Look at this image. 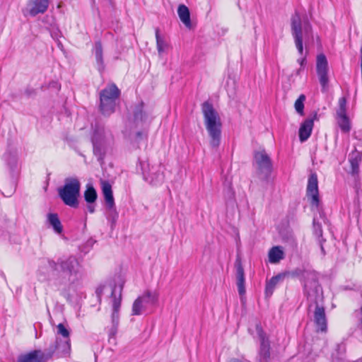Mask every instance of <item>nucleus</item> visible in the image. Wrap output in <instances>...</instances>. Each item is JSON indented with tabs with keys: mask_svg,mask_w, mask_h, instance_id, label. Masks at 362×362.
<instances>
[{
	"mask_svg": "<svg viewBox=\"0 0 362 362\" xmlns=\"http://www.w3.org/2000/svg\"><path fill=\"white\" fill-rule=\"evenodd\" d=\"M137 298L140 299V302L143 305H145V308L146 309L148 306L157 304L158 300V293L157 291L146 290Z\"/></svg>",
	"mask_w": 362,
	"mask_h": 362,
	"instance_id": "4be33fe9",
	"label": "nucleus"
},
{
	"mask_svg": "<svg viewBox=\"0 0 362 362\" xmlns=\"http://www.w3.org/2000/svg\"><path fill=\"white\" fill-rule=\"evenodd\" d=\"M146 310L145 305L140 302V299L136 298L132 305V315H139L142 314V311Z\"/></svg>",
	"mask_w": 362,
	"mask_h": 362,
	"instance_id": "c9c22d12",
	"label": "nucleus"
},
{
	"mask_svg": "<svg viewBox=\"0 0 362 362\" xmlns=\"http://www.w3.org/2000/svg\"><path fill=\"white\" fill-rule=\"evenodd\" d=\"M156 47L159 54H161L167 47L168 45L163 37L160 35V30L156 28Z\"/></svg>",
	"mask_w": 362,
	"mask_h": 362,
	"instance_id": "2f4dec72",
	"label": "nucleus"
},
{
	"mask_svg": "<svg viewBox=\"0 0 362 362\" xmlns=\"http://www.w3.org/2000/svg\"><path fill=\"white\" fill-rule=\"evenodd\" d=\"M313 233H314L315 235L319 239L322 252L323 254H325V252L324 247L322 246V243L325 242V239H324L322 238V226L318 221H316L315 218H313Z\"/></svg>",
	"mask_w": 362,
	"mask_h": 362,
	"instance_id": "c85d7f7f",
	"label": "nucleus"
},
{
	"mask_svg": "<svg viewBox=\"0 0 362 362\" xmlns=\"http://www.w3.org/2000/svg\"><path fill=\"white\" fill-rule=\"evenodd\" d=\"M306 194L307 197L310 198V204L318 206L320 203L318 181L315 173L311 174L308 177Z\"/></svg>",
	"mask_w": 362,
	"mask_h": 362,
	"instance_id": "a211bd4d",
	"label": "nucleus"
},
{
	"mask_svg": "<svg viewBox=\"0 0 362 362\" xmlns=\"http://www.w3.org/2000/svg\"><path fill=\"white\" fill-rule=\"evenodd\" d=\"M361 52V74H362V46L360 49Z\"/></svg>",
	"mask_w": 362,
	"mask_h": 362,
	"instance_id": "c03bdc74",
	"label": "nucleus"
},
{
	"mask_svg": "<svg viewBox=\"0 0 362 362\" xmlns=\"http://www.w3.org/2000/svg\"><path fill=\"white\" fill-rule=\"evenodd\" d=\"M81 183L76 177H67L62 187L58 189V194L63 202L71 207L77 208L80 195Z\"/></svg>",
	"mask_w": 362,
	"mask_h": 362,
	"instance_id": "423d86ee",
	"label": "nucleus"
},
{
	"mask_svg": "<svg viewBox=\"0 0 362 362\" xmlns=\"http://www.w3.org/2000/svg\"><path fill=\"white\" fill-rule=\"evenodd\" d=\"M101 185L105 206L112 207L115 204V199L111 185L107 181H102Z\"/></svg>",
	"mask_w": 362,
	"mask_h": 362,
	"instance_id": "b1692460",
	"label": "nucleus"
},
{
	"mask_svg": "<svg viewBox=\"0 0 362 362\" xmlns=\"http://www.w3.org/2000/svg\"><path fill=\"white\" fill-rule=\"evenodd\" d=\"M316 71L319 77V81L322 88H325L328 84V62L324 54L317 56Z\"/></svg>",
	"mask_w": 362,
	"mask_h": 362,
	"instance_id": "4468645a",
	"label": "nucleus"
},
{
	"mask_svg": "<svg viewBox=\"0 0 362 362\" xmlns=\"http://www.w3.org/2000/svg\"><path fill=\"white\" fill-rule=\"evenodd\" d=\"M120 90L114 83L108 85L100 93V110L104 116H110L115 111L116 101Z\"/></svg>",
	"mask_w": 362,
	"mask_h": 362,
	"instance_id": "0eeeda50",
	"label": "nucleus"
},
{
	"mask_svg": "<svg viewBox=\"0 0 362 362\" xmlns=\"http://www.w3.org/2000/svg\"><path fill=\"white\" fill-rule=\"evenodd\" d=\"M305 98V95L301 94L296 100L294 104L296 111L301 116L304 115V102Z\"/></svg>",
	"mask_w": 362,
	"mask_h": 362,
	"instance_id": "f704fd0d",
	"label": "nucleus"
},
{
	"mask_svg": "<svg viewBox=\"0 0 362 362\" xmlns=\"http://www.w3.org/2000/svg\"><path fill=\"white\" fill-rule=\"evenodd\" d=\"M93 52L95 57L97 69L100 73H102L105 69V64L103 60V46L100 41L95 42Z\"/></svg>",
	"mask_w": 362,
	"mask_h": 362,
	"instance_id": "5701e85b",
	"label": "nucleus"
},
{
	"mask_svg": "<svg viewBox=\"0 0 362 362\" xmlns=\"http://www.w3.org/2000/svg\"><path fill=\"white\" fill-rule=\"evenodd\" d=\"M317 119V114L316 112L313 115L307 118L300 125L299 129V139L301 142H304L310 136L314 121Z\"/></svg>",
	"mask_w": 362,
	"mask_h": 362,
	"instance_id": "6ab92c4d",
	"label": "nucleus"
},
{
	"mask_svg": "<svg viewBox=\"0 0 362 362\" xmlns=\"http://www.w3.org/2000/svg\"><path fill=\"white\" fill-rule=\"evenodd\" d=\"M57 334L61 335L64 339H70V331L62 323L57 326Z\"/></svg>",
	"mask_w": 362,
	"mask_h": 362,
	"instance_id": "e433bc0d",
	"label": "nucleus"
},
{
	"mask_svg": "<svg viewBox=\"0 0 362 362\" xmlns=\"http://www.w3.org/2000/svg\"><path fill=\"white\" fill-rule=\"evenodd\" d=\"M122 286L119 287V296H116V286L115 285L112 289L111 297L112 298V327L109 331V336L115 337L117 333V328L119 321V309L122 302Z\"/></svg>",
	"mask_w": 362,
	"mask_h": 362,
	"instance_id": "9d476101",
	"label": "nucleus"
},
{
	"mask_svg": "<svg viewBox=\"0 0 362 362\" xmlns=\"http://www.w3.org/2000/svg\"><path fill=\"white\" fill-rule=\"evenodd\" d=\"M106 211L107 218L111 223V228H113L118 218V213L115 208V204H113L112 207L106 206Z\"/></svg>",
	"mask_w": 362,
	"mask_h": 362,
	"instance_id": "7c9ffc66",
	"label": "nucleus"
},
{
	"mask_svg": "<svg viewBox=\"0 0 362 362\" xmlns=\"http://www.w3.org/2000/svg\"><path fill=\"white\" fill-rule=\"evenodd\" d=\"M291 34L300 55L303 54V38L305 40L313 37L312 25L308 21L302 23L300 16L296 12L291 17Z\"/></svg>",
	"mask_w": 362,
	"mask_h": 362,
	"instance_id": "39448f33",
	"label": "nucleus"
},
{
	"mask_svg": "<svg viewBox=\"0 0 362 362\" xmlns=\"http://www.w3.org/2000/svg\"><path fill=\"white\" fill-rule=\"evenodd\" d=\"M268 256L269 262L276 264L284 258V253L281 247L274 246L269 250Z\"/></svg>",
	"mask_w": 362,
	"mask_h": 362,
	"instance_id": "cd10ccee",
	"label": "nucleus"
},
{
	"mask_svg": "<svg viewBox=\"0 0 362 362\" xmlns=\"http://www.w3.org/2000/svg\"><path fill=\"white\" fill-rule=\"evenodd\" d=\"M87 209L90 213L93 214L95 212V203H87Z\"/></svg>",
	"mask_w": 362,
	"mask_h": 362,
	"instance_id": "58836bf2",
	"label": "nucleus"
},
{
	"mask_svg": "<svg viewBox=\"0 0 362 362\" xmlns=\"http://www.w3.org/2000/svg\"><path fill=\"white\" fill-rule=\"evenodd\" d=\"M49 3V0H29L23 11L24 16L35 17L40 13H44L48 8Z\"/></svg>",
	"mask_w": 362,
	"mask_h": 362,
	"instance_id": "2eb2a0df",
	"label": "nucleus"
},
{
	"mask_svg": "<svg viewBox=\"0 0 362 362\" xmlns=\"http://www.w3.org/2000/svg\"><path fill=\"white\" fill-rule=\"evenodd\" d=\"M98 198L96 190L91 185L86 186V189L84 192V199L87 203H95Z\"/></svg>",
	"mask_w": 362,
	"mask_h": 362,
	"instance_id": "c756f323",
	"label": "nucleus"
},
{
	"mask_svg": "<svg viewBox=\"0 0 362 362\" xmlns=\"http://www.w3.org/2000/svg\"><path fill=\"white\" fill-rule=\"evenodd\" d=\"M34 93V90H25V93H26L28 96L31 95V94H32V93Z\"/></svg>",
	"mask_w": 362,
	"mask_h": 362,
	"instance_id": "37998d69",
	"label": "nucleus"
},
{
	"mask_svg": "<svg viewBox=\"0 0 362 362\" xmlns=\"http://www.w3.org/2000/svg\"><path fill=\"white\" fill-rule=\"evenodd\" d=\"M255 329L260 340V348L259 351V362H267L270 358V344L269 339L260 323H256Z\"/></svg>",
	"mask_w": 362,
	"mask_h": 362,
	"instance_id": "ddd939ff",
	"label": "nucleus"
},
{
	"mask_svg": "<svg viewBox=\"0 0 362 362\" xmlns=\"http://www.w3.org/2000/svg\"><path fill=\"white\" fill-rule=\"evenodd\" d=\"M297 62L300 65V67H303L305 64L306 63V56L298 59Z\"/></svg>",
	"mask_w": 362,
	"mask_h": 362,
	"instance_id": "ea45409f",
	"label": "nucleus"
},
{
	"mask_svg": "<svg viewBox=\"0 0 362 362\" xmlns=\"http://www.w3.org/2000/svg\"><path fill=\"white\" fill-rule=\"evenodd\" d=\"M337 117L338 124L341 131L344 132H349L350 131L351 127L349 119L346 114L337 115Z\"/></svg>",
	"mask_w": 362,
	"mask_h": 362,
	"instance_id": "473e14b6",
	"label": "nucleus"
},
{
	"mask_svg": "<svg viewBox=\"0 0 362 362\" xmlns=\"http://www.w3.org/2000/svg\"><path fill=\"white\" fill-rule=\"evenodd\" d=\"M303 69V67H300L298 70H296V74L299 75Z\"/></svg>",
	"mask_w": 362,
	"mask_h": 362,
	"instance_id": "a18cd8bd",
	"label": "nucleus"
},
{
	"mask_svg": "<svg viewBox=\"0 0 362 362\" xmlns=\"http://www.w3.org/2000/svg\"><path fill=\"white\" fill-rule=\"evenodd\" d=\"M47 266L52 271L57 272L59 276L54 280V285L66 296L68 291L74 288L79 279L80 264L74 256L61 257L57 262L49 258L41 260V267Z\"/></svg>",
	"mask_w": 362,
	"mask_h": 362,
	"instance_id": "f257e3e1",
	"label": "nucleus"
},
{
	"mask_svg": "<svg viewBox=\"0 0 362 362\" xmlns=\"http://www.w3.org/2000/svg\"><path fill=\"white\" fill-rule=\"evenodd\" d=\"M362 160V153L355 148L349 156V161L351 165L349 173L352 176H356L359 173V165Z\"/></svg>",
	"mask_w": 362,
	"mask_h": 362,
	"instance_id": "412c9836",
	"label": "nucleus"
},
{
	"mask_svg": "<svg viewBox=\"0 0 362 362\" xmlns=\"http://www.w3.org/2000/svg\"><path fill=\"white\" fill-rule=\"evenodd\" d=\"M223 195L227 204L234 202L235 192L233 189L231 182H228L225 185Z\"/></svg>",
	"mask_w": 362,
	"mask_h": 362,
	"instance_id": "72a5a7b5",
	"label": "nucleus"
},
{
	"mask_svg": "<svg viewBox=\"0 0 362 362\" xmlns=\"http://www.w3.org/2000/svg\"><path fill=\"white\" fill-rule=\"evenodd\" d=\"M144 136H145V135L142 132H138L136 133V139L138 141L143 139Z\"/></svg>",
	"mask_w": 362,
	"mask_h": 362,
	"instance_id": "a19ab883",
	"label": "nucleus"
},
{
	"mask_svg": "<svg viewBox=\"0 0 362 362\" xmlns=\"http://www.w3.org/2000/svg\"><path fill=\"white\" fill-rule=\"evenodd\" d=\"M286 274V276H291L292 278H300L304 281V294L305 296H308L309 290L315 288L314 285L316 284L318 287H321L319 284L317 274L314 272L306 271L300 268H296L291 272H283Z\"/></svg>",
	"mask_w": 362,
	"mask_h": 362,
	"instance_id": "1a4fd4ad",
	"label": "nucleus"
},
{
	"mask_svg": "<svg viewBox=\"0 0 362 362\" xmlns=\"http://www.w3.org/2000/svg\"><path fill=\"white\" fill-rule=\"evenodd\" d=\"M346 114V99L345 97L340 98L339 100V108L337 115Z\"/></svg>",
	"mask_w": 362,
	"mask_h": 362,
	"instance_id": "4c0bfd02",
	"label": "nucleus"
},
{
	"mask_svg": "<svg viewBox=\"0 0 362 362\" xmlns=\"http://www.w3.org/2000/svg\"><path fill=\"white\" fill-rule=\"evenodd\" d=\"M47 222L51 226L54 231L57 234H61L63 231V226L57 214L49 213L47 214Z\"/></svg>",
	"mask_w": 362,
	"mask_h": 362,
	"instance_id": "bb28decb",
	"label": "nucleus"
},
{
	"mask_svg": "<svg viewBox=\"0 0 362 362\" xmlns=\"http://www.w3.org/2000/svg\"><path fill=\"white\" fill-rule=\"evenodd\" d=\"M71 351V340L70 339H62L57 337L55 343L50 346V347L45 351L46 354H52V356L54 353L59 357H64L67 356Z\"/></svg>",
	"mask_w": 362,
	"mask_h": 362,
	"instance_id": "f3484780",
	"label": "nucleus"
},
{
	"mask_svg": "<svg viewBox=\"0 0 362 362\" xmlns=\"http://www.w3.org/2000/svg\"><path fill=\"white\" fill-rule=\"evenodd\" d=\"M94 156L101 165L114 142V136L110 130L103 127H96L91 137Z\"/></svg>",
	"mask_w": 362,
	"mask_h": 362,
	"instance_id": "20e7f679",
	"label": "nucleus"
},
{
	"mask_svg": "<svg viewBox=\"0 0 362 362\" xmlns=\"http://www.w3.org/2000/svg\"><path fill=\"white\" fill-rule=\"evenodd\" d=\"M103 287H99L96 289V294L98 295V296L99 298H100V296L102 295V293H103Z\"/></svg>",
	"mask_w": 362,
	"mask_h": 362,
	"instance_id": "79ce46f5",
	"label": "nucleus"
},
{
	"mask_svg": "<svg viewBox=\"0 0 362 362\" xmlns=\"http://www.w3.org/2000/svg\"><path fill=\"white\" fill-rule=\"evenodd\" d=\"M133 116V122L136 127L149 126L153 119L151 112L144 110V103L142 101L135 105Z\"/></svg>",
	"mask_w": 362,
	"mask_h": 362,
	"instance_id": "f8f14e48",
	"label": "nucleus"
},
{
	"mask_svg": "<svg viewBox=\"0 0 362 362\" xmlns=\"http://www.w3.org/2000/svg\"><path fill=\"white\" fill-rule=\"evenodd\" d=\"M315 288L309 290L308 293V313L312 314L317 332H327V319L324 304V296L322 287H318L315 284Z\"/></svg>",
	"mask_w": 362,
	"mask_h": 362,
	"instance_id": "f03ea898",
	"label": "nucleus"
},
{
	"mask_svg": "<svg viewBox=\"0 0 362 362\" xmlns=\"http://www.w3.org/2000/svg\"><path fill=\"white\" fill-rule=\"evenodd\" d=\"M253 158L257 177L262 180L268 181L273 170L271 158L264 149H262L254 152Z\"/></svg>",
	"mask_w": 362,
	"mask_h": 362,
	"instance_id": "6e6552de",
	"label": "nucleus"
},
{
	"mask_svg": "<svg viewBox=\"0 0 362 362\" xmlns=\"http://www.w3.org/2000/svg\"><path fill=\"white\" fill-rule=\"evenodd\" d=\"M235 276H236V284L238 287V291L240 296L245 294V272L242 264L241 259L240 257H237L235 262Z\"/></svg>",
	"mask_w": 362,
	"mask_h": 362,
	"instance_id": "aec40b11",
	"label": "nucleus"
},
{
	"mask_svg": "<svg viewBox=\"0 0 362 362\" xmlns=\"http://www.w3.org/2000/svg\"><path fill=\"white\" fill-rule=\"evenodd\" d=\"M177 13L180 21L187 28H192V23L190 20V13L189 8L184 4H180L177 8Z\"/></svg>",
	"mask_w": 362,
	"mask_h": 362,
	"instance_id": "a878e982",
	"label": "nucleus"
},
{
	"mask_svg": "<svg viewBox=\"0 0 362 362\" xmlns=\"http://www.w3.org/2000/svg\"><path fill=\"white\" fill-rule=\"evenodd\" d=\"M52 358V354H46L40 349H35L25 354H20L16 362H45Z\"/></svg>",
	"mask_w": 362,
	"mask_h": 362,
	"instance_id": "dca6fc26",
	"label": "nucleus"
},
{
	"mask_svg": "<svg viewBox=\"0 0 362 362\" xmlns=\"http://www.w3.org/2000/svg\"><path fill=\"white\" fill-rule=\"evenodd\" d=\"M286 276V274L280 273L277 275L272 277V279L267 282L265 288V294L267 296H271L274 292V290L276 284L284 279Z\"/></svg>",
	"mask_w": 362,
	"mask_h": 362,
	"instance_id": "393cba45",
	"label": "nucleus"
},
{
	"mask_svg": "<svg viewBox=\"0 0 362 362\" xmlns=\"http://www.w3.org/2000/svg\"><path fill=\"white\" fill-rule=\"evenodd\" d=\"M354 362H362V357L361 358L354 361Z\"/></svg>",
	"mask_w": 362,
	"mask_h": 362,
	"instance_id": "de8ad7c7",
	"label": "nucleus"
},
{
	"mask_svg": "<svg viewBox=\"0 0 362 362\" xmlns=\"http://www.w3.org/2000/svg\"><path fill=\"white\" fill-rule=\"evenodd\" d=\"M91 4H92V5H93H93H95V0H91Z\"/></svg>",
	"mask_w": 362,
	"mask_h": 362,
	"instance_id": "09e8293b",
	"label": "nucleus"
},
{
	"mask_svg": "<svg viewBox=\"0 0 362 362\" xmlns=\"http://www.w3.org/2000/svg\"><path fill=\"white\" fill-rule=\"evenodd\" d=\"M13 191V189H12L11 190V192H9V193H8V194H6V196H7V197H10V196L12 194Z\"/></svg>",
	"mask_w": 362,
	"mask_h": 362,
	"instance_id": "49530a36",
	"label": "nucleus"
},
{
	"mask_svg": "<svg viewBox=\"0 0 362 362\" xmlns=\"http://www.w3.org/2000/svg\"><path fill=\"white\" fill-rule=\"evenodd\" d=\"M202 112L211 148H217L221 144L222 123L218 112L209 101L202 104Z\"/></svg>",
	"mask_w": 362,
	"mask_h": 362,
	"instance_id": "7ed1b4c3",
	"label": "nucleus"
},
{
	"mask_svg": "<svg viewBox=\"0 0 362 362\" xmlns=\"http://www.w3.org/2000/svg\"><path fill=\"white\" fill-rule=\"evenodd\" d=\"M144 179L152 185H158L164 180V174L160 165L150 167L145 163H141Z\"/></svg>",
	"mask_w": 362,
	"mask_h": 362,
	"instance_id": "9b49d317",
	"label": "nucleus"
}]
</instances>
